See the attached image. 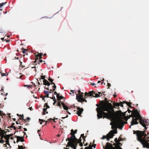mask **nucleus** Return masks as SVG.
<instances>
[{"mask_svg":"<svg viewBox=\"0 0 149 149\" xmlns=\"http://www.w3.org/2000/svg\"><path fill=\"white\" fill-rule=\"evenodd\" d=\"M113 108L111 104L107 102L102 104L100 108H97V117L98 119L101 118L103 117L108 119H111L113 117V114L111 110Z\"/></svg>","mask_w":149,"mask_h":149,"instance_id":"f257e3e1","label":"nucleus"},{"mask_svg":"<svg viewBox=\"0 0 149 149\" xmlns=\"http://www.w3.org/2000/svg\"><path fill=\"white\" fill-rule=\"evenodd\" d=\"M133 134H136L137 140L141 143L143 147H149V134L148 133L146 134L145 131L133 130Z\"/></svg>","mask_w":149,"mask_h":149,"instance_id":"f03ea898","label":"nucleus"},{"mask_svg":"<svg viewBox=\"0 0 149 149\" xmlns=\"http://www.w3.org/2000/svg\"><path fill=\"white\" fill-rule=\"evenodd\" d=\"M132 117V120L131 122V125L130 126V128L131 126L137 124L138 123L137 120H139L140 124L144 127L145 130L147 129L146 126L149 125V122L148 119L146 120L144 118L141 117L137 111H136L134 113Z\"/></svg>","mask_w":149,"mask_h":149,"instance_id":"7ed1b4c3","label":"nucleus"},{"mask_svg":"<svg viewBox=\"0 0 149 149\" xmlns=\"http://www.w3.org/2000/svg\"><path fill=\"white\" fill-rule=\"evenodd\" d=\"M127 123L121 119L118 118L114 121L113 124L116 127L121 130L124 125Z\"/></svg>","mask_w":149,"mask_h":149,"instance_id":"20e7f679","label":"nucleus"},{"mask_svg":"<svg viewBox=\"0 0 149 149\" xmlns=\"http://www.w3.org/2000/svg\"><path fill=\"white\" fill-rule=\"evenodd\" d=\"M98 93L99 94L96 93L95 92H94L93 91H89L88 93L86 92L85 93V97L87 96L88 97L92 96V97H95L96 98L98 97H100V95L101 94V96L102 95L101 93L99 92Z\"/></svg>","mask_w":149,"mask_h":149,"instance_id":"39448f33","label":"nucleus"},{"mask_svg":"<svg viewBox=\"0 0 149 149\" xmlns=\"http://www.w3.org/2000/svg\"><path fill=\"white\" fill-rule=\"evenodd\" d=\"M71 132L70 133V134L72 135L71 138H68L66 141L68 140L70 141L71 140H73L74 141V143L75 145H77V141L78 140V139H77L74 135V134H73V132H74V131L73 130H71Z\"/></svg>","mask_w":149,"mask_h":149,"instance_id":"423d86ee","label":"nucleus"},{"mask_svg":"<svg viewBox=\"0 0 149 149\" xmlns=\"http://www.w3.org/2000/svg\"><path fill=\"white\" fill-rule=\"evenodd\" d=\"M113 136V130H111L106 136L103 135L101 138V139H104L105 138H106L107 141H109V140L110 139L112 138Z\"/></svg>","mask_w":149,"mask_h":149,"instance_id":"0eeeda50","label":"nucleus"},{"mask_svg":"<svg viewBox=\"0 0 149 149\" xmlns=\"http://www.w3.org/2000/svg\"><path fill=\"white\" fill-rule=\"evenodd\" d=\"M74 141L73 140H70L69 141L68 143V145L66 146V147H71L73 149H76L77 145H75L74 143Z\"/></svg>","mask_w":149,"mask_h":149,"instance_id":"6e6552de","label":"nucleus"},{"mask_svg":"<svg viewBox=\"0 0 149 149\" xmlns=\"http://www.w3.org/2000/svg\"><path fill=\"white\" fill-rule=\"evenodd\" d=\"M104 149H122V148L121 147H119L117 148L116 149L113 147L110 143H106V148Z\"/></svg>","mask_w":149,"mask_h":149,"instance_id":"1a4fd4ad","label":"nucleus"},{"mask_svg":"<svg viewBox=\"0 0 149 149\" xmlns=\"http://www.w3.org/2000/svg\"><path fill=\"white\" fill-rule=\"evenodd\" d=\"M15 137L17 139V142L18 143L19 141L21 142L24 141V136L20 137L19 136H16Z\"/></svg>","mask_w":149,"mask_h":149,"instance_id":"9d476101","label":"nucleus"},{"mask_svg":"<svg viewBox=\"0 0 149 149\" xmlns=\"http://www.w3.org/2000/svg\"><path fill=\"white\" fill-rule=\"evenodd\" d=\"M83 111V108H81L78 107L77 108V114L78 116H80Z\"/></svg>","mask_w":149,"mask_h":149,"instance_id":"9b49d317","label":"nucleus"},{"mask_svg":"<svg viewBox=\"0 0 149 149\" xmlns=\"http://www.w3.org/2000/svg\"><path fill=\"white\" fill-rule=\"evenodd\" d=\"M85 97V98H84V97L81 98V99H80L79 100H78V102H87V101L86 100H85V99L87 98V97Z\"/></svg>","mask_w":149,"mask_h":149,"instance_id":"f8f14e48","label":"nucleus"},{"mask_svg":"<svg viewBox=\"0 0 149 149\" xmlns=\"http://www.w3.org/2000/svg\"><path fill=\"white\" fill-rule=\"evenodd\" d=\"M76 98L77 100H78L80 99H81L84 97L83 95L81 94V93H79V95H78L76 93Z\"/></svg>","mask_w":149,"mask_h":149,"instance_id":"ddd939ff","label":"nucleus"},{"mask_svg":"<svg viewBox=\"0 0 149 149\" xmlns=\"http://www.w3.org/2000/svg\"><path fill=\"white\" fill-rule=\"evenodd\" d=\"M126 103L127 105L128 106H129V107H131V106L130 105V104L131 103L130 102H125H125H121V104L120 106L121 107H123V104L124 103Z\"/></svg>","mask_w":149,"mask_h":149,"instance_id":"4468645a","label":"nucleus"},{"mask_svg":"<svg viewBox=\"0 0 149 149\" xmlns=\"http://www.w3.org/2000/svg\"><path fill=\"white\" fill-rule=\"evenodd\" d=\"M13 135V134H11L10 135H6V136L5 138L6 139H7L6 140V142H8V144H9V143H8V141H9L8 139L10 137V136H12Z\"/></svg>","mask_w":149,"mask_h":149,"instance_id":"2eb2a0df","label":"nucleus"},{"mask_svg":"<svg viewBox=\"0 0 149 149\" xmlns=\"http://www.w3.org/2000/svg\"><path fill=\"white\" fill-rule=\"evenodd\" d=\"M63 108L64 110H66L67 112L68 113L69 112V110L70 109L67 106L65 105H63Z\"/></svg>","mask_w":149,"mask_h":149,"instance_id":"dca6fc26","label":"nucleus"},{"mask_svg":"<svg viewBox=\"0 0 149 149\" xmlns=\"http://www.w3.org/2000/svg\"><path fill=\"white\" fill-rule=\"evenodd\" d=\"M56 97L57 99L59 100H61L63 98V97L62 96H60L59 93L58 94H57V95H56Z\"/></svg>","mask_w":149,"mask_h":149,"instance_id":"f3484780","label":"nucleus"},{"mask_svg":"<svg viewBox=\"0 0 149 149\" xmlns=\"http://www.w3.org/2000/svg\"><path fill=\"white\" fill-rule=\"evenodd\" d=\"M113 105L114 107H118L120 105V104L119 103H113Z\"/></svg>","mask_w":149,"mask_h":149,"instance_id":"a211bd4d","label":"nucleus"},{"mask_svg":"<svg viewBox=\"0 0 149 149\" xmlns=\"http://www.w3.org/2000/svg\"><path fill=\"white\" fill-rule=\"evenodd\" d=\"M81 137H80V138L79 139H78V140L77 141V142H78V143H80V146H83V144L82 143H81Z\"/></svg>","mask_w":149,"mask_h":149,"instance_id":"6ab92c4d","label":"nucleus"},{"mask_svg":"<svg viewBox=\"0 0 149 149\" xmlns=\"http://www.w3.org/2000/svg\"><path fill=\"white\" fill-rule=\"evenodd\" d=\"M47 109V108H46L45 107H44V108L43 109V111L42 112V114L43 115H45V112L46 111Z\"/></svg>","mask_w":149,"mask_h":149,"instance_id":"aec40b11","label":"nucleus"},{"mask_svg":"<svg viewBox=\"0 0 149 149\" xmlns=\"http://www.w3.org/2000/svg\"><path fill=\"white\" fill-rule=\"evenodd\" d=\"M52 84L54 85V86H53V88H54L53 89V90L52 91H54L55 90V89L56 88V86L55 85V83H54L52 82Z\"/></svg>","mask_w":149,"mask_h":149,"instance_id":"412c9836","label":"nucleus"},{"mask_svg":"<svg viewBox=\"0 0 149 149\" xmlns=\"http://www.w3.org/2000/svg\"><path fill=\"white\" fill-rule=\"evenodd\" d=\"M44 107H45L46 108H47H47H49V106L48 105H47V103L45 104L44 106Z\"/></svg>","mask_w":149,"mask_h":149,"instance_id":"4be33fe9","label":"nucleus"},{"mask_svg":"<svg viewBox=\"0 0 149 149\" xmlns=\"http://www.w3.org/2000/svg\"><path fill=\"white\" fill-rule=\"evenodd\" d=\"M44 92L47 95H49V92L48 91H44Z\"/></svg>","mask_w":149,"mask_h":149,"instance_id":"5701e85b","label":"nucleus"},{"mask_svg":"<svg viewBox=\"0 0 149 149\" xmlns=\"http://www.w3.org/2000/svg\"><path fill=\"white\" fill-rule=\"evenodd\" d=\"M23 147L22 146H20L19 145L18 149H23Z\"/></svg>","mask_w":149,"mask_h":149,"instance_id":"b1692460","label":"nucleus"},{"mask_svg":"<svg viewBox=\"0 0 149 149\" xmlns=\"http://www.w3.org/2000/svg\"><path fill=\"white\" fill-rule=\"evenodd\" d=\"M53 95V97H50V98L52 99L53 101L54 100H56V98L54 96H53V95Z\"/></svg>","mask_w":149,"mask_h":149,"instance_id":"393cba45","label":"nucleus"},{"mask_svg":"<svg viewBox=\"0 0 149 149\" xmlns=\"http://www.w3.org/2000/svg\"><path fill=\"white\" fill-rule=\"evenodd\" d=\"M39 121H41L42 122H46L45 125H46V124L47 121H46L45 120H44L43 119H39Z\"/></svg>","mask_w":149,"mask_h":149,"instance_id":"a878e982","label":"nucleus"},{"mask_svg":"<svg viewBox=\"0 0 149 149\" xmlns=\"http://www.w3.org/2000/svg\"><path fill=\"white\" fill-rule=\"evenodd\" d=\"M114 141L115 142H119V139H118L117 138H116L115 139V140H114Z\"/></svg>","mask_w":149,"mask_h":149,"instance_id":"bb28decb","label":"nucleus"},{"mask_svg":"<svg viewBox=\"0 0 149 149\" xmlns=\"http://www.w3.org/2000/svg\"><path fill=\"white\" fill-rule=\"evenodd\" d=\"M48 80L50 82H52V81H53V80L52 79H51L50 77H49V79H48Z\"/></svg>","mask_w":149,"mask_h":149,"instance_id":"cd10ccee","label":"nucleus"},{"mask_svg":"<svg viewBox=\"0 0 149 149\" xmlns=\"http://www.w3.org/2000/svg\"><path fill=\"white\" fill-rule=\"evenodd\" d=\"M81 136L82 137L83 140H84L85 139V137L84 136V134H81V135L80 137H81Z\"/></svg>","mask_w":149,"mask_h":149,"instance_id":"c85d7f7f","label":"nucleus"},{"mask_svg":"<svg viewBox=\"0 0 149 149\" xmlns=\"http://www.w3.org/2000/svg\"><path fill=\"white\" fill-rule=\"evenodd\" d=\"M50 84L49 83V82L48 83H47V84H45V83L44 84V85H47L48 86H49Z\"/></svg>","mask_w":149,"mask_h":149,"instance_id":"c756f323","label":"nucleus"},{"mask_svg":"<svg viewBox=\"0 0 149 149\" xmlns=\"http://www.w3.org/2000/svg\"><path fill=\"white\" fill-rule=\"evenodd\" d=\"M43 82L44 83V82H46L47 83H48V81L45 79H44V80L43 81Z\"/></svg>","mask_w":149,"mask_h":149,"instance_id":"7c9ffc66","label":"nucleus"},{"mask_svg":"<svg viewBox=\"0 0 149 149\" xmlns=\"http://www.w3.org/2000/svg\"><path fill=\"white\" fill-rule=\"evenodd\" d=\"M41 77L42 79L44 80L45 79V76H41Z\"/></svg>","mask_w":149,"mask_h":149,"instance_id":"2f4dec72","label":"nucleus"},{"mask_svg":"<svg viewBox=\"0 0 149 149\" xmlns=\"http://www.w3.org/2000/svg\"><path fill=\"white\" fill-rule=\"evenodd\" d=\"M42 53H41L40 54H39L38 55V56H40V59L41 58H42V57H41V56H42Z\"/></svg>","mask_w":149,"mask_h":149,"instance_id":"473e14b6","label":"nucleus"},{"mask_svg":"<svg viewBox=\"0 0 149 149\" xmlns=\"http://www.w3.org/2000/svg\"><path fill=\"white\" fill-rule=\"evenodd\" d=\"M6 3H1L0 4V6H1V7L3 6L5 3H6Z\"/></svg>","mask_w":149,"mask_h":149,"instance_id":"72a5a7b5","label":"nucleus"},{"mask_svg":"<svg viewBox=\"0 0 149 149\" xmlns=\"http://www.w3.org/2000/svg\"><path fill=\"white\" fill-rule=\"evenodd\" d=\"M1 75L2 76H6V74L5 73H1Z\"/></svg>","mask_w":149,"mask_h":149,"instance_id":"f704fd0d","label":"nucleus"},{"mask_svg":"<svg viewBox=\"0 0 149 149\" xmlns=\"http://www.w3.org/2000/svg\"><path fill=\"white\" fill-rule=\"evenodd\" d=\"M14 127V130H15V129H16V128H15V127H14V126H12V125H11V126L10 127V128H12V127Z\"/></svg>","mask_w":149,"mask_h":149,"instance_id":"c9c22d12","label":"nucleus"},{"mask_svg":"<svg viewBox=\"0 0 149 149\" xmlns=\"http://www.w3.org/2000/svg\"><path fill=\"white\" fill-rule=\"evenodd\" d=\"M78 93L79 94V93H81V94H82L83 93L81 92L80 90H79L78 91Z\"/></svg>","mask_w":149,"mask_h":149,"instance_id":"e433bc0d","label":"nucleus"},{"mask_svg":"<svg viewBox=\"0 0 149 149\" xmlns=\"http://www.w3.org/2000/svg\"><path fill=\"white\" fill-rule=\"evenodd\" d=\"M22 49H23V50L22 51V53L23 54H25V49H24V48H23Z\"/></svg>","mask_w":149,"mask_h":149,"instance_id":"4c0bfd02","label":"nucleus"},{"mask_svg":"<svg viewBox=\"0 0 149 149\" xmlns=\"http://www.w3.org/2000/svg\"><path fill=\"white\" fill-rule=\"evenodd\" d=\"M20 66L23 67V65H22V62H20Z\"/></svg>","mask_w":149,"mask_h":149,"instance_id":"58836bf2","label":"nucleus"},{"mask_svg":"<svg viewBox=\"0 0 149 149\" xmlns=\"http://www.w3.org/2000/svg\"><path fill=\"white\" fill-rule=\"evenodd\" d=\"M84 149H90V145H89L88 147H86Z\"/></svg>","mask_w":149,"mask_h":149,"instance_id":"ea45409f","label":"nucleus"},{"mask_svg":"<svg viewBox=\"0 0 149 149\" xmlns=\"http://www.w3.org/2000/svg\"><path fill=\"white\" fill-rule=\"evenodd\" d=\"M68 115H67V116H66L65 117H62V118H62V119H64V118H67V117H68Z\"/></svg>","mask_w":149,"mask_h":149,"instance_id":"a19ab883","label":"nucleus"},{"mask_svg":"<svg viewBox=\"0 0 149 149\" xmlns=\"http://www.w3.org/2000/svg\"><path fill=\"white\" fill-rule=\"evenodd\" d=\"M29 109L31 111H32L33 110V109L32 108V107L29 108Z\"/></svg>","mask_w":149,"mask_h":149,"instance_id":"79ce46f5","label":"nucleus"},{"mask_svg":"<svg viewBox=\"0 0 149 149\" xmlns=\"http://www.w3.org/2000/svg\"><path fill=\"white\" fill-rule=\"evenodd\" d=\"M26 119H27V120H30V118L29 117H27V118Z\"/></svg>","mask_w":149,"mask_h":149,"instance_id":"37998d69","label":"nucleus"},{"mask_svg":"<svg viewBox=\"0 0 149 149\" xmlns=\"http://www.w3.org/2000/svg\"><path fill=\"white\" fill-rule=\"evenodd\" d=\"M54 102L53 104V105H54L55 104V103L56 102V100H54Z\"/></svg>","mask_w":149,"mask_h":149,"instance_id":"c03bdc74","label":"nucleus"},{"mask_svg":"<svg viewBox=\"0 0 149 149\" xmlns=\"http://www.w3.org/2000/svg\"><path fill=\"white\" fill-rule=\"evenodd\" d=\"M0 131H1L2 132V133H3V130H1V128H0Z\"/></svg>","mask_w":149,"mask_h":149,"instance_id":"a18cd8bd","label":"nucleus"},{"mask_svg":"<svg viewBox=\"0 0 149 149\" xmlns=\"http://www.w3.org/2000/svg\"><path fill=\"white\" fill-rule=\"evenodd\" d=\"M91 85L92 86H94L95 85V83H91Z\"/></svg>","mask_w":149,"mask_h":149,"instance_id":"49530a36","label":"nucleus"},{"mask_svg":"<svg viewBox=\"0 0 149 149\" xmlns=\"http://www.w3.org/2000/svg\"><path fill=\"white\" fill-rule=\"evenodd\" d=\"M90 149H92V146L91 145V144L90 145Z\"/></svg>","mask_w":149,"mask_h":149,"instance_id":"de8ad7c7","label":"nucleus"},{"mask_svg":"<svg viewBox=\"0 0 149 149\" xmlns=\"http://www.w3.org/2000/svg\"><path fill=\"white\" fill-rule=\"evenodd\" d=\"M107 84H108V85L109 86V87H110L111 86V84H110L108 83Z\"/></svg>","mask_w":149,"mask_h":149,"instance_id":"09e8293b","label":"nucleus"},{"mask_svg":"<svg viewBox=\"0 0 149 149\" xmlns=\"http://www.w3.org/2000/svg\"><path fill=\"white\" fill-rule=\"evenodd\" d=\"M58 105L59 106V107H61V104H60V103H59H59H58Z\"/></svg>","mask_w":149,"mask_h":149,"instance_id":"8fccbe9b","label":"nucleus"},{"mask_svg":"<svg viewBox=\"0 0 149 149\" xmlns=\"http://www.w3.org/2000/svg\"><path fill=\"white\" fill-rule=\"evenodd\" d=\"M77 130H75L74 131V134H75L77 133Z\"/></svg>","mask_w":149,"mask_h":149,"instance_id":"3c124183","label":"nucleus"},{"mask_svg":"<svg viewBox=\"0 0 149 149\" xmlns=\"http://www.w3.org/2000/svg\"><path fill=\"white\" fill-rule=\"evenodd\" d=\"M54 94H56V95H57V94H58V93H57L56 92V91H55V92H54Z\"/></svg>","mask_w":149,"mask_h":149,"instance_id":"603ef678","label":"nucleus"},{"mask_svg":"<svg viewBox=\"0 0 149 149\" xmlns=\"http://www.w3.org/2000/svg\"><path fill=\"white\" fill-rule=\"evenodd\" d=\"M117 133V131H116V132H115L114 133H113V134H116Z\"/></svg>","mask_w":149,"mask_h":149,"instance_id":"864d4df0","label":"nucleus"},{"mask_svg":"<svg viewBox=\"0 0 149 149\" xmlns=\"http://www.w3.org/2000/svg\"><path fill=\"white\" fill-rule=\"evenodd\" d=\"M61 104L63 105H63H65L64 104V103H63V102H61Z\"/></svg>","mask_w":149,"mask_h":149,"instance_id":"5fc2aeb1","label":"nucleus"},{"mask_svg":"<svg viewBox=\"0 0 149 149\" xmlns=\"http://www.w3.org/2000/svg\"><path fill=\"white\" fill-rule=\"evenodd\" d=\"M1 39L2 41H3L4 40V38H1Z\"/></svg>","mask_w":149,"mask_h":149,"instance_id":"6e6d98bb","label":"nucleus"},{"mask_svg":"<svg viewBox=\"0 0 149 149\" xmlns=\"http://www.w3.org/2000/svg\"><path fill=\"white\" fill-rule=\"evenodd\" d=\"M24 129L25 131H26L27 130L26 128H24Z\"/></svg>","mask_w":149,"mask_h":149,"instance_id":"4d7b16f0","label":"nucleus"},{"mask_svg":"<svg viewBox=\"0 0 149 149\" xmlns=\"http://www.w3.org/2000/svg\"><path fill=\"white\" fill-rule=\"evenodd\" d=\"M101 81H104V78H102Z\"/></svg>","mask_w":149,"mask_h":149,"instance_id":"13d9d810","label":"nucleus"},{"mask_svg":"<svg viewBox=\"0 0 149 149\" xmlns=\"http://www.w3.org/2000/svg\"><path fill=\"white\" fill-rule=\"evenodd\" d=\"M118 142V145L119 146H120V145H121V143H119V142Z\"/></svg>","mask_w":149,"mask_h":149,"instance_id":"bf43d9fd","label":"nucleus"},{"mask_svg":"<svg viewBox=\"0 0 149 149\" xmlns=\"http://www.w3.org/2000/svg\"><path fill=\"white\" fill-rule=\"evenodd\" d=\"M24 86H27L28 88H29V85H25Z\"/></svg>","mask_w":149,"mask_h":149,"instance_id":"052dcab7","label":"nucleus"},{"mask_svg":"<svg viewBox=\"0 0 149 149\" xmlns=\"http://www.w3.org/2000/svg\"><path fill=\"white\" fill-rule=\"evenodd\" d=\"M70 91H71V92H72L73 93H74V90H71Z\"/></svg>","mask_w":149,"mask_h":149,"instance_id":"680f3d73","label":"nucleus"},{"mask_svg":"<svg viewBox=\"0 0 149 149\" xmlns=\"http://www.w3.org/2000/svg\"><path fill=\"white\" fill-rule=\"evenodd\" d=\"M43 62V61L42 60H40V63H42Z\"/></svg>","mask_w":149,"mask_h":149,"instance_id":"e2e57ef3","label":"nucleus"},{"mask_svg":"<svg viewBox=\"0 0 149 149\" xmlns=\"http://www.w3.org/2000/svg\"><path fill=\"white\" fill-rule=\"evenodd\" d=\"M2 111H0V115L2 113Z\"/></svg>","mask_w":149,"mask_h":149,"instance_id":"0e129e2a","label":"nucleus"},{"mask_svg":"<svg viewBox=\"0 0 149 149\" xmlns=\"http://www.w3.org/2000/svg\"><path fill=\"white\" fill-rule=\"evenodd\" d=\"M95 146H96V145L95 144H94L93 146V147H94V148H95Z\"/></svg>","mask_w":149,"mask_h":149,"instance_id":"69168bd1","label":"nucleus"},{"mask_svg":"<svg viewBox=\"0 0 149 149\" xmlns=\"http://www.w3.org/2000/svg\"><path fill=\"white\" fill-rule=\"evenodd\" d=\"M45 97H49V95H47Z\"/></svg>","mask_w":149,"mask_h":149,"instance_id":"338daca9","label":"nucleus"},{"mask_svg":"<svg viewBox=\"0 0 149 149\" xmlns=\"http://www.w3.org/2000/svg\"><path fill=\"white\" fill-rule=\"evenodd\" d=\"M15 58H16V59H19V58L18 57H15Z\"/></svg>","mask_w":149,"mask_h":149,"instance_id":"774afa93","label":"nucleus"}]
</instances>
